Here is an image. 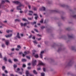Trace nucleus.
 I'll return each mask as SVG.
<instances>
[{
    "label": "nucleus",
    "mask_w": 76,
    "mask_h": 76,
    "mask_svg": "<svg viewBox=\"0 0 76 76\" xmlns=\"http://www.w3.org/2000/svg\"><path fill=\"white\" fill-rule=\"evenodd\" d=\"M13 3H15V4H19V6L17 7V9L18 10H21V9H20V7H21V6H24V5L21 4L18 1H13Z\"/></svg>",
    "instance_id": "1"
},
{
    "label": "nucleus",
    "mask_w": 76,
    "mask_h": 76,
    "mask_svg": "<svg viewBox=\"0 0 76 76\" xmlns=\"http://www.w3.org/2000/svg\"><path fill=\"white\" fill-rule=\"evenodd\" d=\"M12 30H7L6 31V32L7 33H10V32H11L12 34H10L7 35L5 36L6 37V38H9V37H11L12 36Z\"/></svg>",
    "instance_id": "2"
},
{
    "label": "nucleus",
    "mask_w": 76,
    "mask_h": 76,
    "mask_svg": "<svg viewBox=\"0 0 76 76\" xmlns=\"http://www.w3.org/2000/svg\"><path fill=\"white\" fill-rule=\"evenodd\" d=\"M32 64L33 66H35L37 64V60L33 59L32 62Z\"/></svg>",
    "instance_id": "3"
},
{
    "label": "nucleus",
    "mask_w": 76,
    "mask_h": 76,
    "mask_svg": "<svg viewBox=\"0 0 76 76\" xmlns=\"http://www.w3.org/2000/svg\"><path fill=\"white\" fill-rule=\"evenodd\" d=\"M45 64L43 63L41 61H39V64L38 66H45Z\"/></svg>",
    "instance_id": "4"
},
{
    "label": "nucleus",
    "mask_w": 76,
    "mask_h": 76,
    "mask_svg": "<svg viewBox=\"0 0 76 76\" xmlns=\"http://www.w3.org/2000/svg\"><path fill=\"white\" fill-rule=\"evenodd\" d=\"M26 76H34L33 75H31V74L29 73V71H26Z\"/></svg>",
    "instance_id": "5"
},
{
    "label": "nucleus",
    "mask_w": 76,
    "mask_h": 76,
    "mask_svg": "<svg viewBox=\"0 0 76 76\" xmlns=\"http://www.w3.org/2000/svg\"><path fill=\"white\" fill-rule=\"evenodd\" d=\"M44 53V51L43 50L41 52L40 54V57L41 58H42V54Z\"/></svg>",
    "instance_id": "6"
},
{
    "label": "nucleus",
    "mask_w": 76,
    "mask_h": 76,
    "mask_svg": "<svg viewBox=\"0 0 76 76\" xmlns=\"http://www.w3.org/2000/svg\"><path fill=\"white\" fill-rule=\"evenodd\" d=\"M29 23H24V24H23V23H20V25L21 26H26V25H27V24Z\"/></svg>",
    "instance_id": "7"
},
{
    "label": "nucleus",
    "mask_w": 76,
    "mask_h": 76,
    "mask_svg": "<svg viewBox=\"0 0 76 76\" xmlns=\"http://www.w3.org/2000/svg\"><path fill=\"white\" fill-rule=\"evenodd\" d=\"M5 2H7V3H10V2L9 1L7 0H6L5 1H2V4L5 3Z\"/></svg>",
    "instance_id": "8"
},
{
    "label": "nucleus",
    "mask_w": 76,
    "mask_h": 76,
    "mask_svg": "<svg viewBox=\"0 0 76 76\" xmlns=\"http://www.w3.org/2000/svg\"><path fill=\"white\" fill-rule=\"evenodd\" d=\"M40 10H43V11H45V8L44 7H42V8L39 9Z\"/></svg>",
    "instance_id": "9"
},
{
    "label": "nucleus",
    "mask_w": 76,
    "mask_h": 76,
    "mask_svg": "<svg viewBox=\"0 0 76 76\" xmlns=\"http://www.w3.org/2000/svg\"><path fill=\"white\" fill-rule=\"evenodd\" d=\"M19 55H21V54H22V55L23 57H25V54H24L22 52H19Z\"/></svg>",
    "instance_id": "10"
},
{
    "label": "nucleus",
    "mask_w": 76,
    "mask_h": 76,
    "mask_svg": "<svg viewBox=\"0 0 76 76\" xmlns=\"http://www.w3.org/2000/svg\"><path fill=\"white\" fill-rule=\"evenodd\" d=\"M34 15L35 16V19L36 20H37V18H38V15H37V14H34Z\"/></svg>",
    "instance_id": "11"
},
{
    "label": "nucleus",
    "mask_w": 76,
    "mask_h": 76,
    "mask_svg": "<svg viewBox=\"0 0 76 76\" xmlns=\"http://www.w3.org/2000/svg\"><path fill=\"white\" fill-rule=\"evenodd\" d=\"M17 37L18 38H20V36H19V33H17Z\"/></svg>",
    "instance_id": "12"
},
{
    "label": "nucleus",
    "mask_w": 76,
    "mask_h": 76,
    "mask_svg": "<svg viewBox=\"0 0 76 76\" xmlns=\"http://www.w3.org/2000/svg\"><path fill=\"white\" fill-rule=\"evenodd\" d=\"M29 13L28 14L29 15H32V14L33 13V12L32 11H29Z\"/></svg>",
    "instance_id": "13"
},
{
    "label": "nucleus",
    "mask_w": 76,
    "mask_h": 76,
    "mask_svg": "<svg viewBox=\"0 0 76 76\" xmlns=\"http://www.w3.org/2000/svg\"><path fill=\"white\" fill-rule=\"evenodd\" d=\"M29 51H27V52H26L25 51L24 52V54H25L24 55H26L27 54H29Z\"/></svg>",
    "instance_id": "14"
},
{
    "label": "nucleus",
    "mask_w": 76,
    "mask_h": 76,
    "mask_svg": "<svg viewBox=\"0 0 76 76\" xmlns=\"http://www.w3.org/2000/svg\"><path fill=\"white\" fill-rule=\"evenodd\" d=\"M9 40H7V41H6V45H8L9 44Z\"/></svg>",
    "instance_id": "15"
},
{
    "label": "nucleus",
    "mask_w": 76,
    "mask_h": 76,
    "mask_svg": "<svg viewBox=\"0 0 76 76\" xmlns=\"http://www.w3.org/2000/svg\"><path fill=\"white\" fill-rule=\"evenodd\" d=\"M21 61L23 62H25V61H26V60L25 59H22Z\"/></svg>",
    "instance_id": "16"
},
{
    "label": "nucleus",
    "mask_w": 76,
    "mask_h": 76,
    "mask_svg": "<svg viewBox=\"0 0 76 76\" xmlns=\"http://www.w3.org/2000/svg\"><path fill=\"white\" fill-rule=\"evenodd\" d=\"M33 42L35 45H37V43H38L36 41H33Z\"/></svg>",
    "instance_id": "17"
},
{
    "label": "nucleus",
    "mask_w": 76,
    "mask_h": 76,
    "mask_svg": "<svg viewBox=\"0 0 76 76\" xmlns=\"http://www.w3.org/2000/svg\"><path fill=\"white\" fill-rule=\"evenodd\" d=\"M34 57L35 58H38V55L36 54L34 55Z\"/></svg>",
    "instance_id": "18"
},
{
    "label": "nucleus",
    "mask_w": 76,
    "mask_h": 76,
    "mask_svg": "<svg viewBox=\"0 0 76 76\" xmlns=\"http://www.w3.org/2000/svg\"><path fill=\"white\" fill-rule=\"evenodd\" d=\"M41 76H45V74L43 72L41 73Z\"/></svg>",
    "instance_id": "19"
},
{
    "label": "nucleus",
    "mask_w": 76,
    "mask_h": 76,
    "mask_svg": "<svg viewBox=\"0 0 76 76\" xmlns=\"http://www.w3.org/2000/svg\"><path fill=\"white\" fill-rule=\"evenodd\" d=\"M33 73H34V74H35L36 75H37V72H36V70H34L33 71Z\"/></svg>",
    "instance_id": "20"
},
{
    "label": "nucleus",
    "mask_w": 76,
    "mask_h": 76,
    "mask_svg": "<svg viewBox=\"0 0 76 76\" xmlns=\"http://www.w3.org/2000/svg\"><path fill=\"white\" fill-rule=\"evenodd\" d=\"M23 20V21H28V20H26V19L25 18H23L22 19Z\"/></svg>",
    "instance_id": "21"
},
{
    "label": "nucleus",
    "mask_w": 76,
    "mask_h": 76,
    "mask_svg": "<svg viewBox=\"0 0 76 76\" xmlns=\"http://www.w3.org/2000/svg\"><path fill=\"white\" fill-rule=\"evenodd\" d=\"M8 61L10 63H12V61H11V60H10V59H9L8 60Z\"/></svg>",
    "instance_id": "22"
},
{
    "label": "nucleus",
    "mask_w": 76,
    "mask_h": 76,
    "mask_svg": "<svg viewBox=\"0 0 76 76\" xmlns=\"http://www.w3.org/2000/svg\"><path fill=\"white\" fill-rule=\"evenodd\" d=\"M17 48H19V49H20V48H21V47H20V45H18Z\"/></svg>",
    "instance_id": "23"
},
{
    "label": "nucleus",
    "mask_w": 76,
    "mask_h": 76,
    "mask_svg": "<svg viewBox=\"0 0 76 76\" xmlns=\"http://www.w3.org/2000/svg\"><path fill=\"white\" fill-rule=\"evenodd\" d=\"M14 61H18V59H14Z\"/></svg>",
    "instance_id": "24"
},
{
    "label": "nucleus",
    "mask_w": 76,
    "mask_h": 76,
    "mask_svg": "<svg viewBox=\"0 0 76 76\" xmlns=\"http://www.w3.org/2000/svg\"><path fill=\"white\" fill-rule=\"evenodd\" d=\"M20 70V69L19 68H18L17 69V71H16V72H18V71Z\"/></svg>",
    "instance_id": "25"
},
{
    "label": "nucleus",
    "mask_w": 76,
    "mask_h": 76,
    "mask_svg": "<svg viewBox=\"0 0 76 76\" xmlns=\"http://www.w3.org/2000/svg\"><path fill=\"white\" fill-rule=\"evenodd\" d=\"M4 60L5 61H7V58L6 57H4Z\"/></svg>",
    "instance_id": "26"
},
{
    "label": "nucleus",
    "mask_w": 76,
    "mask_h": 76,
    "mask_svg": "<svg viewBox=\"0 0 76 76\" xmlns=\"http://www.w3.org/2000/svg\"><path fill=\"white\" fill-rule=\"evenodd\" d=\"M20 21V20H18V19H15V21H18V22H19V21Z\"/></svg>",
    "instance_id": "27"
},
{
    "label": "nucleus",
    "mask_w": 76,
    "mask_h": 76,
    "mask_svg": "<svg viewBox=\"0 0 76 76\" xmlns=\"http://www.w3.org/2000/svg\"><path fill=\"white\" fill-rule=\"evenodd\" d=\"M33 17L31 18H28V20H32V19H33Z\"/></svg>",
    "instance_id": "28"
},
{
    "label": "nucleus",
    "mask_w": 76,
    "mask_h": 76,
    "mask_svg": "<svg viewBox=\"0 0 76 76\" xmlns=\"http://www.w3.org/2000/svg\"><path fill=\"white\" fill-rule=\"evenodd\" d=\"M13 66H14V68H16V67H17V65H16L14 64V65Z\"/></svg>",
    "instance_id": "29"
},
{
    "label": "nucleus",
    "mask_w": 76,
    "mask_h": 76,
    "mask_svg": "<svg viewBox=\"0 0 76 76\" xmlns=\"http://www.w3.org/2000/svg\"><path fill=\"white\" fill-rule=\"evenodd\" d=\"M26 58H28V59H30V56H26Z\"/></svg>",
    "instance_id": "30"
},
{
    "label": "nucleus",
    "mask_w": 76,
    "mask_h": 76,
    "mask_svg": "<svg viewBox=\"0 0 76 76\" xmlns=\"http://www.w3.org/2000/svg\"><path fill=\"white\" fill-rule=\"evenodd\" d=\"M41 28L42 29H44V28H45V26H42Z\"/></svg>",
    "instance_id": "31"
},
{
    "label": "nucleus",
    "mask_w": 76,
    "mask_h": 76,
    "mask_svg": "<svg viewBox=\"0 0 76 76\" xmlns=\"http://www.w3.org/2000/svg\"><path fill=\"white\" fill-rule=\"evenodd\" d=\"M34 31L37 32H38V30H37L36 29H34Z\"/></svg>",
    "instance_id": "32"
},
{
    "label": "nucleus",
    "mask_w": 76,
    "mask_h": 76,
    "mask_svg": "<svg viewBox=\"0 0 76 76\" xmlns=\"http://www.w3.org/2000/svg\"><path fill=\"white\" fill-rule=\"evenodd\" d=\"M23 67H26V65L24 64L23 65Z\"/></svg>",
    "instance_id": "33"
},
{
    "label": "nucleus",
    "mask_w": 76,
    "mask_h": 76,
    "mask_svg": "<svg viewBox=\"0 0 76 76\" xmlns=\"http://www.w3.org/2000/svg\"><path fill=\"white\" fill-rule=\"evenodd\" d=\"M0 58H2V55L1 53H0Z\"/></svg>",
    "instance_id": "34"
},
{
    "label": "nucleus",
    "mask_w": 76,
    "mask_h": 76,
    "mask_svg": "<svg viewBox=\"0 0 76 76\" xmlns=\"http://www.w3.org/2000/svg\"><path fill=\"white\" fill-rule=\"evenodd\" d=\"M5 69V66H3L2 67V69L3 70H4Z\"/></svg>",
    "instance_id": "35"
},
{
    "label": "nucleus",
    "mask_w": 76,
    "mask_h": 76,
    "mask_svg": "<svg viewBox=\"0 0 76 76\" xmlns=\"http://www.w3.org/2000/svg\"><path fill=\"white\" fill-rule=\"evenodd\" d=\"M32 38L34 39H35V36H33L32 37Z\"/></svg>",
    "instance_id": "36"
},
{
    "label": "nucleus",
    "mask_w": 76,
    "mask_h": 76,
    "mask_svg": "<svg viewBox=\"0 0 76 76\" xmlns=\"http://www.w3.org/2000/svg\"><path fill=\"white\" fill-rule=\"evenodd\" d=\"M40 23H42L43 22V19L41 20V21H40Z\"/></svg>",
    "instance_id": "37"
},
{
    "label": "nucleus",
    "mask_w": 76,
    "mask_h": 76,
    "mask_svg": "<svg viewBox=\"0 0 76 76\" xmlns=\"http://www.w3.org/2000/svg\"><path fill=\"white\" fill-rule=\"evenodd\" d=\"M15 50H16V51H19V49L18 48H16Z\"/></svg>",
    "instance_id": "38"
},
{
    "label": "nucleus",
    "mask_w": 76,
    "mask_h": 76,
    "mask_svg": "<svg viewBox=\"0 0 76 76\" xmlns=\"http://www.w3.org/2000/svg\"><path fill=\"white\" fill-rule=\"evenodd\" d=\"M43 71L44 72H45V68H43Z\"/></svg>",
    "instance_id": "39"
},
{
    "label": "nucleus",
    "mask_w": 76,
    "mask_h": 76,
    "mask_svg": "<svg viewBox=\"0 0 76 76\" xmlns=\"http://www.w3.org/2000/svg\"><path fill=\"white\" fill-rule=\"evenodd\" d=\"M2 46L4 48V47H5V46H4V44H2Z\"/></svg>",
    "instance_id": "40"
},
{
    "label": "nucleus",
    "mask_w": 76,
    "mask_h": 76,
    "mask_svg": "<svg viewBox=\"0 0 76 76\" xmlns=\"http://www.w3.org/2000/svg\"><path fill=\"white\" fill-rule=\"evenodd\" d=\"M4 72L5 73H7V70H5Z\"/></svg>",
    "instance_id": "41"
},
{
    "label": "nucleus",
    "mask_w": 76,
    "mask_h": 76,
    "mask_svg": "<svg viewBox=\"0 0 76 76\" xmlns=\"http://www.w3.org/2000/svg\"><path fill=\"white\" fill-rule=\"evenodd\" d=\"M31 37H32V35H31L29 37V38H31Z\"/></svg>",
    "instance_id": "42"
},
{
    "label": "nucleus",
    "mask_w": 76,
    "mask_h": 76,
    "mask_svg": "<svg viewBox=\"0 0 76 76\" xmlns=\"http://www.w3.org/2000/svg\"><path fill=\"white\" fill-rule=\"evenodd\" d=\"M19 73L20 75H22V72H19Z\"/></svg>",
    "instance_id": "43"
},
{
    "label": "nucleus",
    "mask_w": 76,
    "mask_h": 76,
    "mask_svg": "<svg viewBox=\"0 0 76 76\" xmlns=\"http://www.w3.org/2000/svg\"><path fill=\"white\" fill-rule=\"evenodd\" d=\"M3 76H7V75H5L4 74H2Z\"/></svg>",
    "instance_id": "44"
},
{
    "label": "nucleus",
    "mask_w": 76,
    "mask_h": 76,
    "mask_svg": "<svg viewBox=\"0 0 76 76\" xmlns=\"http://www.w3.org/2000/svg\"><path fill=\"white\" fill-rule=\"evenodd\" d=\"M20 36L21 37H23V34H21Z\"/></svg>",
    "instance_id": "45"
},
{
    "label": "nucleus",
    "mask_w": 76,
    "mask_h": 76,
    "mask_svg": "<svg viewBox=\"0 0 76 76\" xmlns=\"http://www.w3.org/2000/svg\"><path fill=\"white\" fill-rule=\"evenodd\" d=\"M28 7L29 9H31V6L28 5Z\"/></svg>",
    "instance_id": "46"
},
{
    "label": "nucleus",
    "mask_w": 76,
    "mask_h": 76,
    "mask_svg": "<svg viewBox=\"0 0 76 76\" xmlns=\"http://www.w3.org/2000/svg\"><path fill=\"white\" fill-rule=\"evenodd\" d=\"M37 70H41V68H37Z\"/></svg>",
    "instance_id": "47"
},
{
    "label": "nucleus",
    "mask_w": 76,
    "mask_h": 76,
    "mask_svg": "<svg viewBox=\"0 0 76 76\" xmlns=\"http://www.w3.org/2000/svg\"><path fill=\"white\" fill-rule=\"evenodd\" d=\"M34 10H37V8H34Z\"/></svg>",
    "instance_id": "48"
},
{
    "label": "nucleus",
    "mask_w": 76,
    "mask_h": 76,
    "mask_svg": "<svg viewBox=\"0 0 76 76\" xmlns=\"http://www.w3.org/2000/svg\"><path fill=\"white\" fill-rule=\"evenodd\" d=\"M28 64V66H30V65H31V63H29Z\"/></svg>",
    "instance_id": "49"
},
{
    "label": "nucleus",
    "mask_w": 76,
    "mask_h": 76,
    "mask_svg": "<svg viewBox=\"0 0 76 76\" xmlns=\"http://www.w3.org/2000/svg\"><path fill=\"white\" fill-rule=\"evenodd\" d=\"M41 38H40L38 39V40L39 41V40H41Z\"/></svg>",
    "instance_id": "50"
},
{
    "label": "nucleus",
    "mask_w": 76,
    "mask_h": 76,
    "mask_svg": "<svg viewBox=\"0 0 76 76\" xmlns=\"http://www.w3.org/2000/svg\"><path fill=\"white\" fill-rule=\"evenodd\" d=\"M28 69H31V67H28Z\"/></svg>",
    "instance_id": "51"
},
{
    "label": "nucleus",
    "mask_w": 76,
    "mask_h": 76,
    "mask_svg": "<svg viewBox=\"0 0 76 76\" xmlns=\"http://www.w3.org/2000/svg\"><path fill=\"white\" fill-rule=\"evenodd\" d=\"M37 36L38 37H40L41 35H39V34H37Z\"/></svg>",
    "instance_id": "52"
},
{
    "label": "nucleus",
    "mask_w": 76,
    "mask_h": 76,
    "mask_svg": "<svg viewBox=\"0 0 76 76\" xmlns=\"http://www.w3.org/2000/svg\"><path fill=\"white\" fill-rule=\"evenodd\" d=\"M23 12V11H20V13H22Z\"/></svg>",
    "instance_id": "53"
},
{
    "label": "nucleus",
    "mask_w": 76,
    "mask_h": 76,
    "mask_svg": "<svg viewBox=\"0 0 76 76\" xmlns=\"http://www.w3.org/2000/svg\"><path fill=\"white\" fill-rule=\"evenodd\" d=\"M36 22H33V24H35L36 23Z\"/></svg>",
    "instance_id": "54"
},
{
    "label": "nucleus",
    "mask_w": 76,
    "mask_h": 76,
    "mask_svg": "<svg viewBox=\"0 0 76 76\" xmlns=\"http://www.w3.org/2000/svg\"><path fill=\"white\" fill-rule=\"evenodd\" d=\"M4 23H6V22H7V21H4Z\"/></svg>",
    "instance_id": "55"
},
{
    "label": "nucleus",
    "mask_w": 76,
    "mask_h": 76,
    "mask_svg": "<svg viewBox=\"0 0 76 76\" xmlns=\"http://www.w3.org/2000/svg\"><path fill=\"white\" fill-rule=\"evenodd\" d=\"M10 76H14V75L13 74H10Z\"/></svg>",
    "instance_id": "56"
},
{
    "label": "nucleus",
    "mask_w": 76,
    "mask_h": 76,
    "mask_svg": "<svg viewBox=\"0 0 76 76\" xmlns=\"http://www.w3.org/2000/svg\"><path fill=\"white\" fill-rule=\"evenodd\" d=\"M31 32L33 33V34H34V31H32Z\"/></svg>",
    "instance_id": "57"
},
{
    "label": "nucleus",
    "mask_w": 76,
    "mask_h": 76,
    "mask_svg": "<svg viewBox=\"0 0 76 76\" xmlns=\"http://www.w3.org/2000/svg\"><path fill=\"white\" fill-rule=\"evenodd\" d=\"M69 38H72V36H69Z\"/></svg>",
    "instance_id": "58"
},
{
    "label": "nucleus",
    "mask_w": 76,
    "mask_h": 76,
    "mask_svg": "<svg viewBox=\"0 0 76 76\" xmlns=\"http://www.w3.org/2000/svg\"><path fill=\"white\" fill-rule=\"evenodd\" d=\"M38 47H41V46H40V45H38Z\"/></svg>",
    "instance_id": "59"
},
{
    "label": "nucleus",
    "mask_w": 76,
    "mask_h": 76,
    "mask_svg": "<svg viewBox=\"0 0 76 76\" xmlns=\"http://www.w3.org/2000/svg\"><path fill=\"white\" fill-rule=\"evenodd\" d=\"M33 52H36V51H35V50H33Z\"/></svg>",
    "instance_id": "60"
},
{
    "label": "nucleus",
    "mask_w": 76,
    "mask_h": 76,
    "mask_svg": "<svg viewBox=\"0 0 76 76\" xmlns=\"http://www.w3.org/2000/svg\"><path fill=\"white\" fill-rule=\"evenodd\" d=\"M12 51H14V48L12 49Z\"/></svg>",
    "instance_id": "61"
},
{
    "label": "nucleus",
    "mask_w": 76,
    "mask_h": 76,
    "mask_svg": "<svg viewBox=\"0 0 76 76\" xmlns=\"http://www.w3.org/2000/svg\"><path fill=\"white\" fill-rule=\"evenodd\" d=\"M73 17L74 18H75V17H76V15H75Z\"/></svg>",
    "instance_id": "62"
},
{
    "label": "nucleus",
    "mask_w": 76,
    "mask_h": 76,
    "mask_svg": "<svg viewBox=\"0 0 76 76\" xmlns=\"http://www.w3.org/2000/svg\"><path fill=\"white\" fill-rule=\"evenodd\" d=\"M11 12H13V10H11Z\"/></svg>",
    "instance_id": "63"
},
{
    "label": "nucleus",
    "mask_w": 76,
    "mask_h": 76,
    "mask_svg": "<svg viewBox=\"0 0 76 76\" xmlns=\"http://www.w3.org/2000/svg\"><path fill=\"white\" fill-rule=\"evenodd\" d=\"M38 25H40V23H38Z\"/></svg>",
    "instance_id": "64"
}]
</instances>
